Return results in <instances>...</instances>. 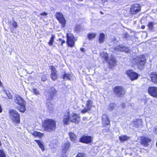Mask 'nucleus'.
I'll return each mask as SVG.
<instances>
[{"label": "nucleus", "mask_w": 157, "mask_h": 157, "mask_svg": "<svg viewBox=\"0 0 157 157\" xmlns=\"http://www.w3.org/2000/svg\"><path fill=\"white\" fill-rule=\"evenodd\" d=\"M42 127L45 132H54L56 128V121L53 119L47 118L42 121Z\"/></svg>", "instance_id": "f257e3e1"}, {"label": "nucleus", "mask_w": 157, "mask_h": 157, "mask_svg": "<svg viewBox=\"0 0 157 157\" xmlns=\"http://www.w3.org/2000/svg\"><path fill=\"white\" fill-rule=\"evenodd\" d=\"M132 60V62L136 66L138 69L140 70H142L144 68L147 61L144 54L136 56L133 58Z\"/></svg>", "instance_id": "f03ea898"}, {"label": "nucleus", "mask_w": 157, "mask_h": 157, "mask_svg": "<svg viewBox=\"0 0 157 157\" xmlns=\"http://www.w3.org/2000/svg\"><path fill=\"white\" fill-rule=\"evenodd\" d=\"M9 113L10 120L15 125L20 123V114L17 111L11 109L9 110Z\"/></svg>", "instance_id": "7ed1b4c3"}, {"label": "nucleus", "mask_w": 157, "mask_h": 157, "mask_svg": "<svg viewBox=\"0 0 157 157\" xmlns=\"http://www.w3.org/2000/svg\"><path fill=\"white\" fill-rule=\"evenodd\" d=\"M15 102L19 106L17 107L18 111L22 113L24 112L26 110L25 105V101L19 95H17L14 99Z\"/></svg>", "instance_id": "20e7f679"}, {"label": "nucleus", "mask_w": 157, "mask_h": 157, "mask_svg": "<svg viewBox=\"0 0 157 157\" xmlns=\"http://www.w3.org/2000/svg\"><path fill=\"white\" fill-rule=\"evenodd\" d=\"M113 91L114 95L117 97H123L126 93L125 88L122 86H117L113 88Z\"/></svg>", "instance_id": "39448f33"}, {"label": "nucleus", "mask_w": 157, "mask_h": 157, "mask_svg": "<svg viewBox=\"0 0 157 157\" xmlns=\"http://www.w3.org/2000/svg\"><path fill=\"white\" fill-rule=\"evenodd\" d=\"M101 122L102 127H106L107 126H109L108 128L104 129L103 130L105 132H109L110 131V127L111 126V123L110 120L107 114H104L102 115Z\"/></svg>", "instance_id": "423d86ee"}, {"label": "nucleus", "mask_w": 157, "mask_h": 157, "mask_svg": "<svg viewBox=\"0 0 157 157\" xmlns=\"http://www.w3.org/2000/svg\"><path fill=\"white\" fill-rule=\"evenodd\" d=\"M56 19L61 25L62 28H65L67 24V21L63 14L60 12H56L55 14Z\"/></svg>", "instance_id": "0eeeda50"}, {"label": "nucleus", "mask_w": 157, "mask_h": 157, "mask_svg": "<svg viewBox=\"0 0 157 157\" xmlns=\"http://www.w3.org/2000/svg\"><path fill=\"white\" fill-rule=\"evenodd\" d=\"M67 37L66 43L68 46L70 47H73L75 46V42L77 39L74 35L71 33H67L66 34Z\"/></svg>", "instance_id": "6e6552de"}, {"label": "nucleus", "mask_w": 157, "mask_h": 157, "mask_svg": "<svg viewBox=\"0 0 157 157\" xmlns=\"http://www.w3.org/2000/svg\"><path fill=\"white\" fill-rule=\"evenodd\" d=\"M48 96V100H52L55 99L57 95V90L53 86L50 87L46 92Z\"/></svg>", "instance_id": "1a4fd4ad"}, {"label": "nucleus", "mask_w": 157, "mask_h": 157, "mask_svg": "<svg viewBox=\"0 0 157 157\" xmlns=\"http://www.w3.org/2000/svg\"><path fill=\"white\" fill-rule=\"evenodd\" d=\"M141 6L139 4L133 3L131 5L130 13L132 15H134L140 12L141 10Z\"/></svg>", "instance_id": "9d476101"}, {"label": "nucleus", "mask_w": 157, "mask_h": 157, "mask_svg": "<svg viewBox=\"0 0 157 157\" xmlns=\"http://www.w3.org/2000/svg\"><path fill=\"white\" fill-rule=\"evenodd\" d=\"M125 73L132 81L137 79L140 76V75L139 74L132 69H129L126 71Z\"/></svg>", "instance_id": "9b49d317"}, {"label": "nucleus", "mask_w": 157, "mask_h": 157, "mask_svg": "<svg viewBox=\"0 0 157 157\" xmlns=\"http://www.w3.org/2000/svg\"><path fill=\"white\" fill-rule=\"evenodd\" d=\"M79 142L86 144H91L93 142V137L90 136L83 135L79 139Z\"/></svg>", "instance_id": "f8f14e48"}, {"label": "nucleus", "mask_w": 157, "mask_h": 157, "mask_svg": "<svg viewBox=\"0 0 157 157\" xmlns=\"http://www.w3.org/2000/svg\"><path fill=\"white\" fill-rule=\"evenodd\" d=\"M147 93L151 97L157 98V87L155 86H149L147 89Z\"/></svg>", "instance_id": "ddd939ff"}, {"label": "nucleus", "mask_w": 157, "mask_h": 157, "mask_svg": "<svg viewBox=\"0 0 157 157\" xmlns=\"http://www.w3.org/2000/svg\"><path fill=\"white\" fill-rule=\"evenodd\" d=\"M151 140L147 136H142L140 137V144L144 147H147L149 145Z\"/></svg>", "instance_id": "4468645a"}, {"label": "nucleus", "mask_w": 157, "mask_h": 157, "mask_svg": "<svg viewBox=\"0 0 157 157\" xmlns=\"http://www.w3.org/2000/svg\"><path fill=\"white\" fill-rule=\"evenodd\" d=\"M49 68L51 70L50 77L53 81L56 80L58 77L57 71L55 67L53 66H50Z\"/></svg>", "instance_id": "2eb2a0df"}, {"label": "nucleus", "mask_w": 157, "mask_h": 157, "mask_svg": "<svg viewBox=\"0 0 157 157\" xmlns=\"http://www.w3.org/2000/svg\"><path fill=\"white\" fill-rule=\"evenodd\" d=\"M93 102L90 99L87 100L86 103V108H85L81 110V112L82 113H85L87 112L90 111L92 107L93 106L92 105Z\"/></svg>", "instance_id": "dca6fc26"}, {"label": "nucleus", "mask_w": 157, "mask_h": 157, "mask_svg": "<svg viewBox=\"0 0 157 157\" xmlns=\"http://www.w3.org/2000/svg\"><path fill=\"white\" fill-rule=\"evenodd\" d=\"M70 120V112L67 111L63 116V122L64 124L67 125L69 124Z\"/></svg>", "instance_id": "f3484780"}, {"label": "nucleus", "mask_w": 157, "mask_h": 157, "mask_svg": "<svg viewBox=\"0 0 157 157\" xmlns=\"http://www.w3.org/2000/svg\"><path fill=\"white\" fill-rule=\"evenodd\" d=\"M149 75L151 81L154 84H157V73L155 72H151Z\"/></svg>", "instance_id": "a211bd4d"}, {"label": "nucleus", "mask_w": 157, "mask_h": 157, "mask_svg": "<svg viewBox=\"0 0 157 157\" xmlns=\"http://www.w3.org/2000/svg\"><path fill=\"white\" fill-rule=\"evenodd\" d=\"M71 146L70 143L68 141L64 143L62 147V151L63 154H65L67 152Z\"/></svg>", "instance_id": "6ab92c4d"}, {"label": "nucleus", "mask_w": 157, "mask_h": 157, "mask_svg": "<svg viewBox=\"0 0 157 157\" xmlns=\"http://www.w3.org/2000/svg\"><path fill=\"white\" fill-rule=\"evenodd\" d=\"M80 117L75 113L73 114L70 121L76 124H78L80 122Z\"/></svg>", "instance_id": "aec40b11"}, {"label": "nucleus", "mask_w": 157, "mask_h": 157, "mask_svg": "<svg viewBox=\"0 0 157 157\" xmlns=\"http://www.w3.org/2000/svg\"><path fill=\"white\" fill-rule=\"evenodd\" d=\"M117 61L114 57H112L108 62L109 67L112 68L117 65Z\"/></svg>", "instance_id": "412c9836"}, {"label": "nucleus", "mask_w": 157, "mask_h": 157, "mask_svg": "<svg viewBox=\"0 0 157 157\" xmlns=\"http://www.w3.org/2000/svg\"><path fill=\"white\" fill-rule=\"evenodd\" d=\"M68 135L70 140L73 142H76L77 138L76 135L72 132H69L68 133Z\"/></svg>", "instance_id": "4be33fe9"}, {"label": "nucleus", "mask_w": 157, "mask_h": 157, "mask_svg": "<svg viewBox=\"0 0 157 157\" xmlns=\"http://www.w3.org/2000/svg\"><path fill=\"white\" fill-rule=\"evenodd\" d=\"M142 120L141 119H136L132 121L133 126L135 127H138L140 125L142 124Z\"/></svg>", "instance_id": "5701e85b"}, {"label": "nucleus", "mask_w": 157, "mask_h": 157, "mask_svg": "<svg viewBox=\"0 0 157 157\" xmlns=\"http://www.w3.org/2000/svg\"><path fill=\"white\" fill-rule=\"evenodd\" d=\"M130 139L129 136L126 135H122L119 137V139L121 143L128 141Z\"/></svg>", "instance_id": "b1692460"}, {"label": "nucleus", "mask_w": 157, "mask_h": 157, "mask_svg": "<svg viewBox=\"0 0 157 157\" xmlns=\"http://www.w3.org/2000/svg\"><path fill=\"white\" fill-rule=\"evenodd\" d=\"M31 134L35 137H38L40 138H41L44 135V134L39 132L35 131Z\"/></svg>", "instance_id": "393cba45"}, {"label": "nucleus", "mask_w": 157, "mask_h": 157, "mask_svg": "<svg viewBox=\"0 0 157 157\" xmlns=\"http://www.w3.org/2000/svg\"><path fill=\"white\" fill-rule=\"evenodd\" d=\"M105 34L103 33H100L98 38L99 43L100 44H101L105 41Z\"/></svg>", "instance_id": "a878e982"}, {"label": "nucleus", "mask_w": 157, "mask_h": 157, "mask_svg": "<svg viewBox=\"0 0 157 157\" xmlns=\"http://www.w3.org/2000/svg\"><path fill=\"white\" fill-rule=\"evenodd\" d=\"M34 141L38 145L39 147L41 149L42 151H44L45 150V147L44 145L42 142L40 140H35Z\"/></svg>", "instance_id": "bb28decb"}, {"label": "nucleus", "mask_w": 157, "mask_h": 157, "mask_svg": "<svg viewBox=\"0 0 157 157\" xmlns=\"http://www.w3.org/2000/svg\"><path fill=\"white\" fill-rule=\"evenodd\" d=\"M3 91L4 94L6 95L7 97H5L2 96V98H7L8 99H11L12 98L13 96L9 91H7L6 90H4Z\"/></svg>", "instance_id": "cd10ccee"}, {"label": "nucleus", "mask_w": 157, "mask_h": 157, "mask_svg": "<svg viewBox=\"0 0 157 157\" xmlns=\"http://www.w3.org/2000/svg\"><path fill=\"white\" fill-rule=\"evenodd\" d=\"M71 77V75L70 74L64 73L63 75L62 78L63 79H66L70 80Z\"/></svg>", "instance_id": "c85d7f7f"}, {"label": "nucleus", "mask_w": 157, "mask_h": 157, "mask_svg": "<svg viewBox=\"0 0 157 157\" xmlns=\"http://www.w3.org/2000/svg\"><path fill=\"white\" fill-rule=\"evenodd\" d=\"M55 36L54 35H52V36L50 37L49 41L48 42V44L50 46H52L53 43L54 41V39Z\"/></svg>", "instance_id": "c756f323"}, {"label": "nucleus", "mask_w": 157, "mask_h": 157, "mask_svg": "<svg viewBox=\"0 0 157 157\" xmlns=\"http://www.w3.org/2000/svg\"><path fill=\"white\" fill-rule=\"evenodd\" d=\"M96 36V34L94 33H89L87 34V37L89 40H91L94 38Z\"/></svg>", "instance_id": "7c9ffc66"}, {"label": "nucleus", "mask_w": 157, "mask_h": 157, "mask_svg": "<svg viewBox=\"0 0 157 157\" xmlns=\"http://www.w3.org/2000/svg\"><path fill=\"white\" fill-rule=\"evenodd\" d=\"M154 25V23L150 21L148 23L147 26L149 29H153Z\"/></svg>", "instance_id": "2f4dec72"}, {"label": "nucleus", "mask_w": 157, "mask_h": 157, "mask_svg": "<svg viewBox=\"0 0 157 157\" xmlns=\"http://www.w3.org/2000/svg\"><path fill=\"white\" fill-rule=\"evenodd\" d=\"M75 157H86V154L83 152H78Z\"/></svg>", "instance_id": "473e14b6"}, {"label": "nucleus", "mask_w": 157, "mask_h": 157, "mask_svg": "<svg viewBox=\"0 0 157 157\" xmlns=\"http://www.w3.org/2000/svg\"><path fill=\"white\" fill-rule=\"evenodd\" d=\"M12 25L13 27L15 29L18 26L17 22L14 20L13 21L12 23Z\"/></svg>", "instance_id": "72a5a7b5"}, {"label": "nucleus", "mask_w": 157, "mask_h": 157, "mask_svg": "<svg viewBox=\"0 0 157 157\" xmlns=\"http://www.w3.org/2000/svg\"><path fill=\"white\" fill-rule=\"evenodd\" d=\"M103 58L104 59L105 61H108L109 59V56L107 53H105L103 56Z\"/></svg>", "instance_id": "f704fd0d"}, {"label": "nucleus", "mask_w": 157, "mask_h": 157, "mask_svg": "<svg viewBox=\"0 0 157 157\" xmlns=\"http://www.w3.org/2000/svg\"><path fill=\"white\" fill-rule=\"evenodd\" d=\"M0 157H6V155L3 150H0Z\"/></svg>", "instance_id": "c9c22d12"}, {"label": "nucleus", "mask_w": 157, "mask_h": 157, "mask_svg": "<svg viewBox=\"0 0 157 157\" xmlns=\"http://www.w3.org/2000/svg\"><path fill=\"white\" fill-rule=\"evenodd\" d=\"M41 80L42 81L45 82L47 80V76L45 75H44L42 76L41 78Z\"/></svg>", "instance_id": "e433bc0d"}, {"label": "nucleus", "mask_w": 157, "mask_h": 157, "mask_svg": "<svg viewBox=\"0 0 157 157\" xmlns=\"http://www.w3.org/2000/svg\"><path fill=\"white\" fill-rule=\"evenodd\" d=\"M81 26L80 25H77L75 26V30L76 31H78L80 30Z\"/></svg>", "instance_id": "4c0bfd02"}, {"label": "nucleus", "mask_w": 157, "mask_h": 157, "mask_svg": "<svg viewBox=\"0 0 157 157\" xmlns=\"http://www.w3.org/2000/svg\"><path fill=\"white\" fill-rule=\"evenodd\" d=\"M58 40L61 41V45L63 46V44L65 43V42L64 40L62 39L61 38H59L58 39Z\"/></svg>", "instance_id": "58836bf2"}, {"label": "nucleus", "mask_w": 157, "mask_h": 157, "mask_svg": "<svg viewBox=\"0 0 157 157\" xmlns=\"http://www.w3.org/2000/svg\"><path fill=\"white\" fill-rule=\"evenodd\" d=\"M33 93L36 95H38L39 94V91L37 90L36 89V88H33Z\"/></svg>", "instance_id": "ea45409f"}, {"label": "nucleus", "mask_w": 157, "mask_h": 157, "mask_svg": "<svg viewBox=\"0 0 157 157\" xmlns=\"http://www.w3.org/2000/svg\"><path fill=\"white\" fill-rule=\"evenodd\" d=\"M129 36L130 35L127 33H125L124 34L123 37L126 39L129 38Z\"/></svg>", "instance_id": "a19ab883"}, {"label": "nucleus", "mask_w": 157, "mask_h": 157, "mask_svg": "<svg viewBox=\"0 0 157 157\" xmlns=\"http://www.w3.org/2000/svg\"><path fill=\"white\" fill-rule=\"evenodd\" d=\"M40 15L41 16H47L48 15V13L47 12H43L41 13H40Z\"/></svg>", "instance_id": "79ce46f5"}, {"label": "nucleus", "mask_w": 157, "mask_h": 157, "mask_svg": "<svg viewBox=\"0 0 157 157\" xmlns=\"http://www.w3.org/2000/svg\"><path fill=\"white\" fill-rule=\"evenodd\" d=\"M121 107L122 109L124 108L126 106V105H125V103H122L121 104Z\"/></svg>", "instance_id": "37998d69"}, {"label": "nucleus", "mask_w": 157, "mask_h": 157, "mask_svg": "<svg viewBox=\"0 0 157 157\" xmlns=\"http://www.w3.org/2000/svg\"><path fill=\"white\" fill-rule=\"evenodd\" d=\"M154 132L155 134H157V128L155 129L154 130Z\"/></svg>", "instance_id": "c03bdc74"}, {"label": "nucleus", "mask_w": 157, "mask_h": 157, "mask_svg": "<svg viewBox=\"0 0 157 157\" xmlns=\"http://www.w3.org/2000/svg\"><path fill=\"white\" fill-rule=\"evenodd\" d=\"M2 109L1 105H0V113H2Z\"/></svg>", "instance_id": "a18cd8bd"}, {"label": "nucleus", "mask_w": 157, "mask_h": 157, "mask_svg": "<svg viewBox=\"0 0 157 157\" xmlns=\"http://www.w3.org/2000/svg\"><path fill=\"white\" fill-rule=\"evenodd\" d=\"M145 26L144 25H142L141 26V28L142 29H144L145 28Z\"/></svg>", "instance_id": "49530a36"}, {"label": "nucleus", "mask_w": 157, "mask_h": 157, "mask_svg": "<svg viewBox=\"0 0 157 157\" xmlns=\"http://www.w3.org/2000/svg\"><path fill=\"white\" fill-rule=\"evenodd\" d=\"M63 157H67V155H62Z\"/></svg>", "instance_id": "de8ad7c7"}, {"label": "nucleus", "mask_w": 157, "mask_h": 157, "mask_svg": "<svg viewBox=\"0 0 157 157\" xmlns=\"http://www.w3.org/2000/svg\"><path fill=\"white\" fill-rule=\"evenodd\" d=\"M100 13H101V14H104L103 12H102V11H101L100 12Z\"/></svg>", "instance_id": "09e8293b"}, {"label": "nucleus", "mask_w": 157, "mask_h": 157, "mask_svg": "<svg viewBox=\"0 0 157 157\" xmlns=\"http://www.w3.org/2000/svg\"><path fill=\"white\" fill-rule=\"evenodd\" d=\"M78 0V1L82 2V1H83V0Z\"/></svg>", "instance_id": "8fccbe9b"}, {"label": "nucleus", "mask_w": 157, "mask_h": 157, "mask_svg": "<svg viewBox=\"0 0 157 157\" xmlns=\"http://www.w3.org/2000/svg\"><path fill=\"white\" fill-rule=\"evenodd\" d=\"M110 107L112 109H113L114 108V107L113 106V107Z\"/></svg>", "instance_id": "3c124183"}, {"label": "nucleus", "mask_w": 157, "mask_h": 157, "mask_svg": "<svg viewBox=\"0 0 157 157\" xmlns=\"http://www.w3.org/2000/svg\"><path fill=\"white\" fill-rule=\"evenodd\" d=\"M81 49H82V50H83V48H82Z\"/></svg>", "instance_id": "603ef678"}, {"label": "nucleus", "mask_w": 157, "mask_h": 157, "mask_svg": "<svg viewBox=\"0 0 157 157\" xmlns=\"http://www.w3.org/2000/svg\"><path fill=\"white\" fill-rule=\"evenodd\" d=\"M156 69L157 70V65H156Z\"/></svg>", "instance_id": "864d4df0"}]
</instances>
